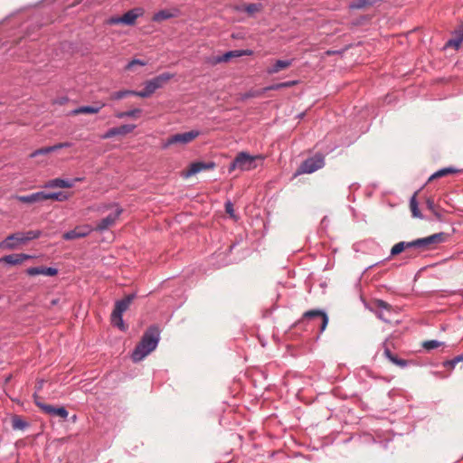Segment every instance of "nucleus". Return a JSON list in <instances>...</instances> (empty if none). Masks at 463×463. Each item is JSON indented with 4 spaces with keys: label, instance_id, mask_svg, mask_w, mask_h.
Instances as JSON below:
<instances>
[{
    "label": "nucleus",
    "instance_id": "1",
    "mask_svg": "<svg viewBox=\"0 0 463 463\" xmlns=\"http://www.w3.org/2000/svg\"><path fill=\"white\" fill-rule=\"evenodd\" d=\"M160 339V331L157 326H152L144 333L140 342L132 352L131 358L134 362L143 360L147 354L154 351Z\"/></svg>",
    "mask_w": 463,
    "mask_h": 463
},
{
    "label": "nucleus",
    "instance_id": "2",
    "mask_svg": "<svg viewBox=\"0 0 463 463\" xmlns=\"http://www.w3.org/2000/svg\"><path fill=\"white\" fill-rule=\"evenodd\" d=\"M135 298L136 294H129L115 303V307L111 314V323L114 326H117L122 331L126 330L123 321V313L128 310Z\"/></svg>",
    "mask_w": 463,
    "mask_h": 463
},
{
    "label": "nucleus",
    "instance_id": "3",
    "mask_svg": "<svg viewBox=\"0 0 463 463\" xmlns=\"http://www.w3.org/2000/svg\"><path fill=\"white\" fill-rule=\"evenodd\" d=\"M174 78V74L170 72H164L159 74L153 79L146 80L144 83V89L138 90L136 96L140 98L150 97L156 90L163 88L171 79Z\"/></svg>",
    "mask_w": 463,
    "mask_h": 463
},
{
    "label": "nucleus",
    "instance_id": "4",
    "mask_svg": "<svg viewBox=\"0 0 463 463\" xmlns=\"http://www.w3.org/2000/svg\"><path fill=\"white\" fill-rule=\"evenodd\" d=\"M257 158L262 159L261 156H250L246 152H240L229 165V172L240 169L241 171H249L256 167L255 160Z\"/></svg>",
    "mask_w": 463,
    "mask_h": 463
},
{
    "label": "nucleus",
    "instance_id": "5",
    "mask_svg": "<svg viewBox=\"0 0 463 463\" xmlns=\"http://www.w3.org/2000/svg\"><path fill=\"white\" fill-rule=\"evenodd\" d=\"M201 131L193 129L188 132L184 133H176L170 137H168L162 145L163 148H167L174 145H181L184 146L192 141H194L196 137L201 135Z\"/></svg>",
    "mask_w": 463,
    "mask_h": 463
},
{
    "label": "nucleus",
    "instance_id": "6",
    "mask_svg": "<svg viewBox=\"0 0 463 463\" xmlns=\"http://www.w3.org/2000/svg\"><path fill=\"white\" fill-rule=\"evenodd\" d=\"M303 320H308L313 326H318L319 334L323 333L328 325V316L324 310L311 309L303 314Z\"/></svg>",
    "mask_w": 463,
    "mask_h": 463
},
{
    "label": "nucleus",
    "instance_id": "7",
    "mask_svg": "<svg viewBox=\"0 0 463 463\" xmlns=\"http://www.w3.org/2000/svg\"><path fill=\"white\" fill-rule=\"evenodd\" d=\"M325 165V158L321 154L308 157L302 162L297 174H312Z\"/></svg>",
    "mask_w": 463,
    "mask_h": 463
},
{
    "label": "nucleus",
    "instance_id": "8",
    "mask_svg": "<svg viewBox=\"0 0 463 463\" xmlns=\"http://www.w3.org/2000/svg\"><path fill=\"white\" fill-rule=\"evenodd\" d=\"M143 9L138 7V8H133L129 11H128L127 13H125L122 16H118V17H110L109 20H108V24H127V25H133L135 24L136 23V20L142 16L143 15Z\"/></svg>",
    "mask_w": 463,
    "mask_h": 463
},
{
    "label": "nucleus",
    "instance_id": "9",
    "mask_svg": "<svg viewBox=\"0 0 463 463\" xmlns=\"http://www.w3.org/2000/svg\"><path fill=\"white\" fill-rule=\"evenodd\" d=\"M33 400L37 407H39L44 413L51 416H59L61 419H66L69 415L68 411L64 407H54L51 404H46L39 401V396L35 392Z\"/></svg>",
    "mask_w": 463,
    "mask_h": 463
},
{
    "label": "nucleus",
    "instance_id": "10",
    "mask_svg": "<svg viewBox=\"0 0 463 463\" xmlns=\"http://www.w3.org/2000/svg\"><path fill=\"white\" fill-rule=\"evenodd\" d=\"M121 213L122 209L118 207L114 213H109L107 217L103 218L97 223L95 231L104 232L108 230L109 227L113 226L116 223L117 220L118 219Z\"/></svg>",
    "mask_w": 463,
    "mask_h": 463
},
{
    "label": "nucleus",
    "instance_id": "11",
    "mask_svg": "<svg viewBox=\"0 0 463 463\" xmlns=\"http://www.w3.org/2000/svg\"><path fill=\"white\" fill-rule=\"evenodd\" d=\"M251 54H252V51L249 50V49L229 51V52L223 53L222 55L214 57L212 61V63L218 64V63H222V62H227L232 58H237V57L251 55Z\"/></svg>",
    "mask_w": 463,
    "mask_h": 463
},
{
    "label": "nucleus",
    "instance_id": "12",
    "mask_svg": "<svg viewBox=\"0 0 463 463\" xmlns=\"http://www.w3.org/2000/svg\"><path fill=\"white\" fill-rule=\"evenodd\" d=\"M449 237V235L448 233L438 232L428 237L420 238L422 249L423 250H430L432 248L433 245H437L446 241Z\"/></svg>",
    "mask_w": 463,
    "mask_h": 463
},
{
    "label": "nucleus",
    "instance_id": "13",
    "mask_svg": "<svg viewBox=\"0 0 463 463\" xmlns=\"http://www.w3.org/2000/svg\"><path fill=\"white\" fill-rule=\"evenodd\" d=\"M92 229L89 225L77 226L75 229L63 233L62 238L66 241L84 238L91 232Z\"/></svg>",
    "mask_w": 463,
    "mask_h": 463
},
{
    "label": "nucleus",
    "instance_id": "14",
    "mask_svg": "<svg viewBox=\"0 0 463 463\" xmlns=\"http://www.w3.org/2000/svg\"><path fill=\"white\" fill-rule=\"evenodd\" d=\"M23 232H15L7 236L3 241L0 242V249L5 248L7 250H14L19 245L24 244Z\"/></svg>",
    "mask_w": 463,
    "mask_h": 463
},
{
    "label": "nucleus",
    "instance_id": "15",
    "mask_svg": "<svg viewBox=\"0 0 463 463\" xmlns=\"http://www.w3.org/2000/svg\"><path fill=\"white\" fill-rule=\"evenodd\" d=\"M136 128V125L133 124H125L120 127L109 128L102 137L104 139L111 138L116 136H124L128 133H131Z\"/></svg>",
    "mask_w": 463,
    "mask_h": 463
},
{
    "label": "nucleus",
    "instance_id": "16",
    "mask_svg": "<svg viewBox=\"0 0 463 463\" xmlns=\"http://www.w3.org/2000/svg\"><path fill=\"white\" fill-rule=\"evenodd\" d=\"M214 167H215V163L212 162V161L211 162H201V161L194 162V163L191 164L190 168L188 169V171L186 173V176L194 175L200 173L203 170L213 169Z\"/></svg>",
    "mask_w": 463,
    "mask_h": 463
},
{
    "label": "nucleus",
    "instance_id": "17",
    "mask_svg": "<svg viewBox=\"0 0 463 463\" xmlns=\"http://www.w3.org/2000/svg\"><path fill=\"white\" fill-rule=\"evenodd\" d=\"M33 256L25 253H15L4 256L0 259V262H5L9 265H18L26 260L32 259Z\"/></svg>",
    "mask_w": 463,
    "mask_h": 463
},
{
    "label": "nucleus",
    "instance_id": "18",
    "mask_svg": "<svg viewBox=\"0 0 463 463\" xmlns=\"http://www.w3.org/2000/svg\"><path fill=\"white\" fill-rule=\"evenodd\" d=\"M26 273L29 276H37V275H44V276H55L58 273V269L56 268L52 267H31L26 269Z\"/></svg>",
    "mask_w": 463,
    "mask_h": 463
},
{
    "label": "nucleus",
    "instance_id": "19",
    "mask_svg": "<svg viewBox=\"0 0 463 463\" xmlns=\"http://www.w3.org/2000/svg\"><path fill=\"white\" fill-rule=\"evenodd\" d=\"M74 186V182L69 179L55 178L49 180L45 184V188H71Z\"/></svg>",
    "mask_w": 463,
    "mask_h": 463
},
{
    "label": "nucleus",
    "instance_id": "20",
    "mask_svg": "<svg viewBox=\"0 0 463 463\" xmlns=\"http://www.w3.org/2000/svg\"><path fill=\"white\" fill-rule=\"evenodd\" d=\"M178 11L176 9L175 10H168V9H163L154 14L152 20L153 22H162L170 18H174L177 16Z\"/></svg>",
    "mask_w": 463,
    "mask_h": 463
},
{
    "label": "nucleus",
    "instance_id": "21",
    "mask_svg": "<svg viewBox=\"0 0 463 463\" xmlns=\"http://www.w3.org/2000/svg\"><path fill=\"white\" fill-rule=\"evenodd\" d=\"M105 106L104 103H100L99 106H81L79 108H76L75 109L71 110V115H79V114H96L98 113L103 107Z\"/></svg>",
    "mask_w": 463,
    "mask_h": 463
},
{
    "label": "nucleus",
    "instance_id": "22",
    "mask_svg": "<svg viewBox=\"0 0 463 463\" xmlns=\"http://www.w3.org/2000/svg\"><path fill=\"white\" fill-rule=\"evenodd\" d=\"M292 64V60H278L276 62L267 69L269 74H275L280 71L287 69Z\"/></svg>",
    "mask_w": 463,
    "mask_h": 463
},
{
    "label": "nucleus",
    "instance_id": "23",
    "mask_svg": "<svg viewBox=\"0 0 463 463\" xmlns=\"http://www.w3.org/2000/svg\"><path fill=\"white\" fill-rule=\"evenodd\" d=\"M18 201L24 203H33L36 202L43 201V192H37L27 195H21L17 197Z\"/></svg>",
    "mask_w": 463,
    "mask_h": 463
},
{
    "label": "nucleus",
    "instance_id": "24",
    "mask_svg": "<svg viewBox=\"0 0 463 463\" xmlns=\"http://www.w3.org/2000/svg\"><path fill=\"white\" fill-rule=\"evenodd\" d=\"M52 199L58 202H64L69 199V194L64 192H53L45 193L43 192V201Z\"/></svg>",
    "mask_w": 463,
    "mask_h": 463
},
{
    "label": "nucleus",
    "instance_id": "25",
    "mask_svg": "<svg viewBox=\"0 0 463 463\" xmlns=\"http://www.w3.org/2000/svg\"><path fill=\"white\" fill-rule=\"evenodd\" d=\"M379 0H354L350 3V9H364L367 6H373Z\"/></svg>",
    "mask_w": 463,
    "mask_h": 463
},
{
    "label": "nucleus",
    "instance_id": "26",
    "mask_svg": "<svg viewBox=\"0 0 463 463\" xmlns=\"http://www.w3.org/2000/svg\"><path fill=\"white\" fill-rule=\"evenodd\" d=\"M426 206L427 208L434 214L437 220H442V213L439 206H437L434 203V200L430 197L426 199Z\"/></svg>",
    "mask_w": 463,
    "mask_h": 463
},
{
    "label": "nucleus",
    "instance_id": "27",
    "mask_svg": "<svg viewBox=\"0 0 463 463\" xmlns=\"http://www.w3.org/2000/svg\"><path fill=\"white\" fill-rule=\"evenodd\" d=\"M459 170L458 169H456L454 167H445V168H442V169H439L438 170L437 172H435L430 178H429V181L432 180V179H435V178H439V177H442V176H445L449 174H456V173H458Z\"/></svg>",
    "mask_w": 463,
    "mask_h": 463
},
{
    "label": "nucleus",
    "instance_id": "28",
    "mask_svg": "<svg viewBox=\"0 0 463 463\" xmlns=\"http://www.w3.org/2000/svg\"><path fill=\"white\" fill-rule=\"evenodd\" d=\"M141 109H130V110H127V111H122V112H118L116 114V117L118 118H138L141 114Z\"/></svg>",
    "mask_w": 463,
    "mask_h": 463
},
{
    "label": "nucleus",
    "instance_id": "29",
    "mask_svg": "<svg viewBox=\"0 0 463 463\" xmlns=\"http://www.w3.org/2000/svg\"><path fill=\"white\" fill-rule=\"evenodd\" d=\"M410 208L413 217L422 219V214L419 210L418 202L416 200V194H414L410 200Z\"/></svg>",
    "mask_w": 463,
    "mask_h": 463
},
{
    "label": "nucleus",
    "instance_id": "30",
    "mask_svg": "<svg viewBox=\"0 0 463 463\" xmlns=\"http://www.w3.org/2000/svg\"><path fill=\"white\" fill-rule=\"evenodd\" d=\"M136 93H138L137 90H123L115 91L111 95L112 99H121L128 96H136Z\"/></svg>",
    "mask_w": 463,
    "mask_h": 463
},
{
    "label": "nucleus",
    "instance_id": "31",
    "mask_svg": "<svg viewBox=\"0 0 463 463\" xmlns=\"http://www.w3.org/2000/svg\"><path fill=\"white\" fill-rule=\"evenodd\" d=\"M463 362V354H458L455 356L453 359L446 360L442 363V366L444 368H448L449 370H453L458 363Z\"/></svg>",
    "mask_w": 463,
    "mask_h": 463
},
{
    "label": "nucleus",
    "instance_id": "32",
    "mask_svg": "<svg viewBox=\"0 0 463 463\" xmlns=\"http://www.w3.org/2000/svg\"><path fill=\"white\" fill-rule=\"evenodd\" d=\"M28 426V423L23 420L20 416H14L12 418V428L14 430H24Z\"/></svg>",
    "mask_w": 463,
    "mask_h": 463
},
{
    "label": "nucleus",
    "instance_id": "33",
    "mask_svg": "<svg viewBox=\"0 0 463 463\" xmlns=\"http://www.w3.org/2000/svg\"><path fill=\"white\" fill-rule=\"evenodd\" d=\"M444 345H445L444 342H440V341L434 340V339L427 340L422 343V347L427 351H430L432 349H435V348H438L440 346H444Z\"/></svg>",
    "mask_w": 463,
    "mask_h": 463
},
{
    "label": "nucleus",
    "instance_id": "34",
    "mask_svg": "<svg viewBox=\"0 0 463 463\" xmlns=\"http://www.w3.org/2000/svg\"><path fill=\"white\" fill-rule=\"evenodd\" d=\"M297 84V80L276 83L266 88V90H278L283 88H289Z\"/></svg>",
    "mask_w": 463,
    "mask_h": 463
},
{
    "label": "nucleus",
    "instance_id": "35",
    "mask_svg": "<svg viewBox=\"0 0 463 463\" xmlns=\"http://www.w3.org/2000/svg\"><path fill=\"white\" fill-rule=\"evenodd\" d=\"M404 246H405V250H423L420 238L414 240L412 241H404Z\"/></svg>",
    "mask_w": 463,
    "mask_h": 463
},
{
    "label": "nucleus",
    "instance_id": "36",
    "mask_svg": "<svg viewBox=\"0 0 463 463\" xmlns=\"http://www.w3.org/2000/svg\"><path fill=\"white\" fill-rule=\"evenodd\" d=\"M23 235L24 236L21 240L24 241V243H26L27 241H30L32 240L39 238L41 235V232L40 231H28L26 232H23Z\"/></svg>",
    "mask_w": 463,
    "mask_h": 463
},
{
    "label": "nucleus",
    "instance_id": "37",
    "mask_svg": "<svg viewBox=\"0 0 463 463\" xmlns=\"http://www.w3.org/2000/svg\"><path fill=\"white\" fill-rule=\"evenodd\" d=\"M389 361L392 362L393 364H396L402 368H404L408 365V361L397 357L394 354H392V357L389 358Z\"/></svg>",
    "mask_w": 463,
    "mask_h": 463
},
{
    "label": "nucleus",
    "instance_id": "38",
    "mask_svg": "<svg viewBox=\"0 0 463 463\" xmlns=\"http://www.w3.org/2000/svg\"><path fill=\"white\" fill-rule=\"evenodd\" d=\"M405 250L404 241H400L392 246L391 250V256H395Z\"/></svg>",
    "mask_w": 463,
    "mask_h": 463
},
{
    "label": "nucleus",
    "instance_id": "39",
    "mask_svg": "<svg viewBox=\"0 0 463 463\" xmlns=\"http://www.w3.org/2000/svg\"><path fill=\"white\" fill-rule=\"evenodd\" d=\"M375 306L379 311H386L387 313H391V306L382 299H377L375 301Z\"/></svg>",
    "mask_w": 463,
    "mask_h": 463
},
{
    "label": "nucleus",
    "instance_id": "40",
    "mask_svg": "<svg viewBox=\"0 0 463 463\" xmlns=\"http://www.w3.org/2000/svg\"><path fill=\"white\" fill-rule=\"evenodd\" d=\"M462 43V37H453L446 43V47H454L458 49Z\"/></svg>",
    "mask_w": 463,
    "mask_h": 463
},
{
    "label": "nucleus",
    "instance_id": "41",
    "mask_svg": "<svg viewBox=\"0 0 463 463\" xmlns=\"http://www.w3.org/2000/svg\"><path fill=\"white\" fill-rule=\"evenodd\" d=\"M52 152V149L50 148V146H46V147H43V148H40V149H37L35 151H33L30 156L31 157H36L37 156H40V155H47L49 153Z\"/></svg>",
    "mask_w": 463,
    "mask_h": 463
},
{
    "label": "nucleus",
    "instance_id": "42",
    "mask_svg": "<svg viewBox=\"0 0 463 463\" xmlns=\"http://www.w3.org/2000/svg\"><path fill=\"white\" fill-rule=\"evenodd\" d=\"M134 65H140V66H145L146 65V62L139 60V59H134L132 60L131 61H129L127 66H126V69L127 70H131L133 68Z\"/></svg>",
    "mask_w": 463,
    "mask_h": 463
},
{
    "label": "nucleus",
    "instance_id": "43",
    "mask_svg": "<svg viewBox=\"0 0 463 463\" xmlns=\"http://www.w3.org/2000/svg\"><path fill=\"white\" fill-rule=\"evenodd\" d=\"M387 315H390V313H387L386 311H378L377 312V316H378V317L381 320H383V321H384L386 323H390L391 322V318Z\"/></svg>",
    "mask_w": 463,
    "mask_h": 463
},
{
    "label": "nucleus",
    "instance_id": "44",
    "mask_svg": "<svg viewBox=\"0 0 463 463\" xmlns=\"http://www.w3.org/2000/svg\"><path fill=\"white\" fill-rule=\"evenodd\" d=\"M245 10L247 13L249 14H253L257 11H259V5H256V4H249L246 7H245Z\"/></svg>",
    "mask_w": 463,
    "mask_h": 463
},
{
    "label": "nucleus",
    "instance_id": "45",
    "mask_svg": "<svg viewBox=\"0 0 463 463\" xmlns=\"http://www.w3.org/2000/svg\"><path fill=\"white\" fill-rule=\"evenodd\" d=\"M225 211L230 216H233V204L232 202L228 201L225 203Z\"/></svg>",
    "mask_w": 463,
    "mask_h": 463
},
{
    "label": "nucleus",
    "instance_id": "46",
    "mask_svg": "<svg viewBox=\"0 0 463 463\" xmlns=\"http://www.w3.org/2000/svg\"><path fill=\"white\" fill-rule=\"evenodd\" d=\"M383 355L389 360V358L392 357V353L391 352V350L388 347H384Z\"/></svg>",
    "mask_w": 463,
    "mask_h": 463
},
{
    "label": "nucleus",
    "instance_id": "47",
    "mask_svg": "<svg viewBox=\"0 0 463 463\" xmlns=\"http://www.w3.org/2000/svg\"><path fill=\"white\" fill-rule=\"evenodd\" d=\"M50 148L52 149V152H53V151H56V150H58V149H60V148H62V146H61V143H59V144H57V145H54V146H50Z\"/></svg>",
    "mask_w": 463,
    "mask_h": 463
},
{
    "label": "nucleus",
    "instance_id": "48",
    "mask_svg": "<svg viewBox=\"0 0 463 463\" xmlns=\"http://www.w3.org/2000/svg\"><path fill=\"white\" fill-rule=\"evenodd\" d=\"M456 37H462L463 41V29L456 33Z\"/></svg>",
    "mask_w": 463,
    "mask_h": 463
},
{
    "label": "nucleus",
    "instance_id": "49",
    "mask_svg": "<svg viewBox=\"0 0 463 463\" xmlns=\"http://www.w3.org/2000/svg\"><path fill=\"white\" fill-rule=\"evenodd\" d=\"M83 179H84L83 177H76V178H74V179H71V181H73V182H74V184H75V183H77V182H81V181H83Z\"/></svg>",
    "mask_w": 463,
    "mask_h": 463
},
{
    "label": "nucleus",
    "instance_id": "50",
    "mask_svg": "<svg viewBox=\"0 0 463 463\" xmlns=\"http://www.w3.org/2000/svg\"><path fill=\"white\" fill-rule=\"evenodd\" d=\"M43 380L38 382V383H37V390L38 391L43 388Z\"/></svg>",
    "mask_w": 463,
    "mask_h": 463
},
{
    "label": "nucleus",
    "instance_id": "51",
    "mask_svg": "<svg viewBox=\"0 0 463 463\" xmlns=\"http://www.w3.org/2000/svg\"><path fill=\"white\" fill-rule=\"evenodd\" d=\"M61 144L62 148L63 147H69L71 146L70 143H61Z\"/></svg>",
    "mask_w": 463,
    "mask_h": 463
},
{
    "label": "nucleus",
    "instance_id": "52",
    "mask_svg": "<svg viewBox=\"0 0 463 463\" xmlns=\"http://www.w3.org/2000/svg\"><path fill=\"white\" fill-rule=\"evenodd\" d=\"M57 303V300H52V305H55Z\"/></svg>",
    "mask_w": 463,
    "mask_h": 463
}]
</instances>
